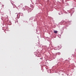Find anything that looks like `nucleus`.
I'll return each mask as SVG.
<instances>
[{
	"instance_id": "7ed1b4c3",
	"label": "nucleus",
	"mask_w": 76,
	"mask_h": 76,
	"mask_svg": "<svg viewBox=\"0 0 76 76\" xmlns=\"http://www.w3.org/2000/svg\"><path fill=\"white\" fill-rule=\"evenodd\" d=\"M62 22H63V21H62Z\"/></svg>"
},
{
	"instance_id": "f257e3e1",
	"label": "nucleus",
	"mask_w": 76,
	"mask_h": 76,
	"mask_svg": "<svg viewBox=\"0 0 76 76\" xmlns=\"http://www.w3.org/2000/svg\"><path fill=\"white\" fill-rule=\"evenodd\" d=\"M54 33H55V34H57V31H54Z\"/></svg>"
},
{
	"instance_id": "f03ea898",
	"label": "nucleus",
	"mask_w": 76,
	"mask_h": 76,
	"mask_svg": "<svg viewBox=\"0 0 76 76\" xmlns=\"http://www.w3.org/2000/svg\"><path fill=\"white\" fill-rule=\"evenodd\" d=\"M15 7H16V5H15Z\"/></svg>"
}]
</instances>
